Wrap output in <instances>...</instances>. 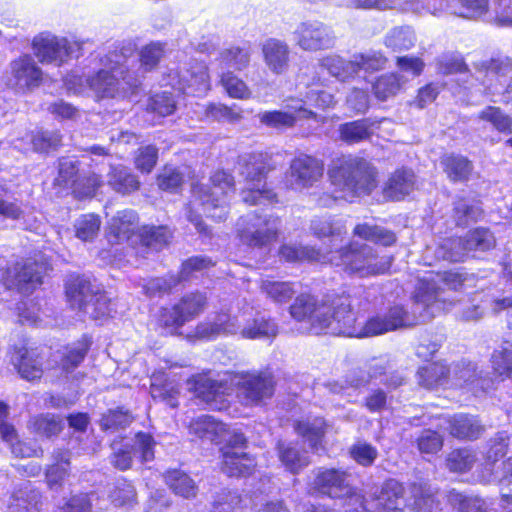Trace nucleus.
Wrapping results in <instances>:
<instances>
[{"label":"nucleus","mask_w":512,"mask_h":512,"mask_svg":"<svg viewBox=\"0 0 512 512\" xmlns=\"http://www.w3.org/2000/svg\"><path fill=\"white\" fill-rule=\"evenodd\" d=\"M327 262L342 267L348 275L367 278L385 274L391 267V256H380L370 245L351 241L336 250L327 251Z\"/></svg>","instance_id":"f257e3e1"},{"label":"nucleus","mask_w":512,"mask_h":512,"mask_svg":"<svg viewBox=\"0 0 512 512\" xmlns=\"http://www.w3.org/2000/svg\"><path fill=\"white\" fill-rule=\"evenodd\" d=\"M331 182L354 196L368 195L376 187L375 168L364 158L343 156L328 170Z\"/></svg>","instance_id":"f03ea898"},{"label":"nucleus","mask_w":512,"mask_h":512,"mask_svg":"<svg viewBox=\"0 0 512 512\" xmlns=\"http://www.w3.org/2000/svg\"><path fill=\"white\" fill-rule=\"evenodd\" d=\"M236 170L249 187L242 191V200L249 205L272 204L277 194L262 182L269 172L266 157L262 153H245L238 157Z\"/></svg>","instance_id":"7ed1b4c3"},{"label":"nucleus","mask_w":512,"mask_h":512,"mask_svg":"<svg viewBox=\"0 0 512 512\" xmlns=\"http://www.w3.org/2000/svg\"><path fill=\"white\" fill-rule=\"evenodd\" d=\"M237 237L251 248H266L277 242L281 235L282 220L275 214L249 212L237 222Z\"/></svg>","instance_id":"20e7f679"},{"label":"nucleus","mask_w":512,"mask_h":512,"mask_svg":"<svg viewBox=\"0 0 512 512\" xmlns=\"http://www.w3.org/2000/svg\"><path fill=\"white\" fill-rule=\"evenodd\" d=\"M355 296L341 295L335 297L330 304L322 303L316 319V334L330 333L355 337L357 316L353 311Z\"/></svg>","instance_id":"39448f33"},{"label":"nucleus","mask_w":512,"mask_h":512,"mask_svg":"<svg viewBox=\"0 0 512 512\" xmlns=\"http://www.w3.org/2000/svg\"><path fill=\"white\" fill-rule=\"evenodd\" d=\"M66 294L70 306L89 318L98 320L110 315V299L88 279L77 276L69 280Z\"/></svg>","instance_id":"423d86ee"},{"label":"nucleus","mask_w":512,"mask_h":512,"mask_svg":"<svg viewBox=\"0 0 512 512\" xmlns=\"http://www.w3.org/2000/svg\"><path fill=\"white\" fill-rule=\"evenodd\" d=\"M210 183V186L196 185L193 194L210 217L222 221L228 215V196L235 191L234 177L225 171H216L211 176Z\"/></svg>","instance_id":"0eeeda50"},{"label":"nucleus","mask_w":512,"mask_h":512,"mask_svg":"<svg viewBox=\"0 0 512 512\" xmlns=\"http://www.w3.org/2000/svg\"><path fill=\"white\" fill-rule=\"evenodd\" d=\"M89 88L99 98L126 97L134 93L140 81L123 67L112 70H100L95 75L85 78Z\"/></svg>","instance_id":"6e6552de"},{"label":"nucleus","mask_w":512,"mask_h":512,"mask_svg":"<svg viewBox=\"0 0 512 512\" xmlns=\"http://www.w3.org/2000/svg\"><path fill=\"white\" fill-rule=\"evenodd\" d=\"M404 487L395 479H388L382 485L380 491L374 494L370 499L361 500L352 510L345 512H403L405 507ZM309 512H335L322 508L309 507Z\"/></svg>","instance_id":"1a4fd4ad"},{"label":"nucleus","mask_w":512,"mask_h":512,"mask_svg":"<svg viewBox=\"0 0 512 512\" xmlns=\"http://www.w3.org/2000/svg\"><path fill=\"white\" fill-rule=\"evenodd\" d=\"M314 478L309 483L311 495L321 494L335 499H348L349 505L355 506L359 495L348 481V474L335 468H317L313 470Z\"/></svg>","instance_id":"9d476101"},{"label":"nucleus","mask_w":512,"mask_h":512,"mask_svg":"<svg viewBox=\"0 0 512 512\" xmlns=\"http://www.w3.org/2000/svg\"><path fill=\"white\" fill-rule=\"evenodd\" d=\"M506 444L501 441L493 445L488 451L484 464L478 471V478L482 483H498L501 497L504 501L512 502V457L498 462V456H504Z\"/></svg>","instance_id":"9b49d317"},{"label":"nucleus","mask_w":512,"mask_h":512,"mask_svg":"<svg viewBox=\"0 0 512 512\" xmlns=\"http://www.w3.org/2000/svg\"><path fill=\"white\" fill-rule=\"evenodd\" d=\"M324 162L316 157L300 154L292 159L286 172V185L295 191L309 189L323 177Z\"/></svg>","instance_id":"f8f14e48"},{"label":"nucleus","mask_w":512,"mask_h":512,"mask_svg":"<svg viewBox=\"0 0 512 512\" xmlns=\"http://www.w3.org/2000/svg\"><path fill=\"white\" fill-rule=\"evenodd\" d=\"M415 325L409 313L402 306H394L385 315L370 317L364 325L357 326V338L373 337Z\"/></svg>","instance_id":"ddd939ff"},{"label":"nucleus","mask_w":512,"mask_h":512,"mask_svg":"<svg viewBox=\"0 0 512 512\" xmlns=\"http://www.w3.org/2000/svg\"><path fill=\"white\" fill-rule=\"evenodd\" d=\"M35 55L41 63H56L60 65L75 52L81 49L78 42H70L66 38H58L52 35H40L33 40Z\"/></svg>","instance_id":"4468645a"},{"label":"nucleus","mask_w":512,"mask_h":512,"mask_svg":"<svg viewBox=\"0 0 512 512\" xmlns=\"http://www.w3.org/2000/svg\"><path fill=\"white\" fill-rule=\"evenodd\" d=\"M297 44L306 51H318L333 47L335 36L319 22L301 23L294 32Z\"/></svg>","instance_id":"2eb2a0df"},{"label":"nucleus","mask_w":512,"mask_h":512,"mask_svg":"<svg viewBox=\"0 0 512 512\" xmlns=\"http://www.w3.org/2000/svg\"><path fill=\"white\" fill-rule=\"evenodd\" d=\"M43 266L37 262L17 263L7 271V282L24 294L31 293L42 283Z\"/></svg>","instance_id":"dca6fc26"},{"label":"nucleus","mask_w":512,"mask_h":512,"mask_svg":"<svg viewBox=\"0 0 512 512\" xmlns=\"http://www.w3.org/2000/svg\"><path fill=\"white\" fill-rule=\"evenodd\" d=\"M10 85L19 89H32L42 82V70L31 56L24 55L10 63Z\"/></svg>","instance_id":"f3484780"},{"label":"nucleus","mask_w":512,"mask_h":512,"mask_svg":"<svg viewBox=\"0 0 512 512\" xmlns=\"http://www.w3.org/2000/svg\"><path fill=\"white\" fill-rule=\"evenodd\" d=\"M241 395L247 404H256L274 393L273 376L268 372L247 374L240 383Z\"/></svg>","instance_id":"a211bd4d"},{"label":"nucleus","mask_w":512,"mask_h":512,"mask_svg":"<svg viewBox=\"0 0 512 512\" xmlns=\"http://www.w3.org/2000/svg\"><path fill=\"white\" fill-rule=\"evenodd\" d=\"M415 182V174L411 169H397L385 182L383 195L390 200H402L414 190Z\"/></svg>","instance_id":"6ab92c4d"},{"label":"nucleus","mask_w":512,"mask_h":512,"mask_svg":"<svg viewBox=\"0 0 512 512\" xmlns=\"http://www.w3.org/2000/svg\"><path fill=\"white\" fill-rule=\"evenodd\" d=\"M181 89H191L193 92H202L209 87L208 68L204 62L190 61L178 72Z\"/></svg>","instance_id":"aec40b11"},{"label":"nucleus","mask_w":512,"mask_h":512,"mask_svg":"<svg viewBox=\"0 0 512 512\" xmlns=\"http://www.w3.org/2000/svg\"><path fill=\"white\" fill-rule=\"evenodd\" d=\"M72 453L66 449H55L52 453L54 463L45 471L47 485L52 490L60 489L70 476Z\"/></svg>","instance_id":"412c9836"},{"label":"nucleus","mask_w":512,"mask_h":512,"mask_svg":"<svg viewBox=\"0 0 512 512\" xmlns=\"http://www.w3.org/2000/svg\"><path fill=\"white\" fill-rule=\"evenodd\" d=\"M221 470L230 477L247 476L255 467L254 459L244 451H232L230 448H221Z\"/></svg>","instance_id":"4be33fe9"},{"label":"nucleus","mask_w":512,"mask_h":512,"mask_svg":"<svg viewBox=\"0 0 512 512\" xmlns=\"http://www.w3.org/2000/svg\"><path fill=\"white\" fill-rule=\"evenodd\" d=\"M449 432L458 439L475 440L485 431V426L478 417L468 414H457L449 419Z\"/></svg>","instance_id":"5701e85b"},{"label":"nucleus","mask_w":512,"mask_h":512,"mask_svg":"<svg viewBox=\"0 0 512 512\" xmlns=\"http://www.w3.org/2000/svg\"><path fill=\"white\" fill-rule=\"evenodd\" d=\"M12 360L23 379L33 381L41 378L43 373L42 360L35 350H29L25 347L19 348L13 355Z\"/></svg>","instance_id":"b1692460"},{"label":"nucleus","mask_w":512,"mask_h":512,"mask_svg":"<svg viewBox=\"0 0 512 512\" xmlns=\"http://www.w3.org/2000/svg\"><path fill=\"white\" fill-rule=\"evenodd\" d=\"M276 452L281 464L292 474H298L310 464L306 452L300 451L292 442L278 441Z\"/></svg>","instance_id":"393cba45"},{"label":"nucleus","mask_w":512,"mask_h":512,"mask_svg":"<svg viewBox=\"0 0 512 512\" xmlns=\"http://www.w3.org/2000/svg\"><path fill=\"white\" fill-rule=\"evenodd\" d=\"M137 221L138 216L134 211H119L109 222V241L119 243L128 240L136 228Z\"/></svg>","instance_id":"a878e982"},{"label":"nucleus","mask_w":512,"mask_h":512,"mask_svg":"<svg viewBox=\"0 0 512 512\" xmlns=\"http://www.w3.org/2000/svg\"><path fill=\"white\" fill-rule=\"evenodd\" d=\"M108 185L117 193L126 195L140 188L138 177L123 165H112L107 174Z\"/></svg>","instance_id":"bb28decb"},{"label":"nucleus","mask_w":512,"mask_h":512,"mask_svg":"<svg viewBox=\"0 0 512 512\" xmlns=\"http://www.w3.org/2000/svg\"><path fill=\"white\" fill-rule=\"evenodd\" d=\"M468 255L477 257L481 253L488 252L495 248L496 238L493 232L485 227H477L469 230L463 236Z\"/></svg>","instance_id":"cd10ccee"},{"label":"nucleus","mask_w":512,"mask_h":512,"mask_svg":"<svg viewBox=\"0 0 512 512\" xmlns=\"http://www.w3.org/2000/svg\"><path fill=\"white\" fill-rule=\"evenodd\" d=\"M440 163L447 177L453 182L468 181L473 171V163L463 155L446 154Z\"/></svg>","instance_id":"c85d7f7f"},{"label":"nucleus","mask_w":512,"mask_h":512,"mask_svg":"<svg viewBox=\"0 0 512 512\" xmlns=\"http://www.w3.org/2000/svg\"><path fill=\"white\" fill-rule=\"evenodd\" d=\"M320 310H322V303L309 294L299 295L290 306L291 316L298 321L308 319L314 334H316V316Z\"/></svg>","instance_id":"c756f323"},{"label":"nucleus","mask_w":512,"mask_h":512,"mask_svg":"<svg viewBox=\"0 0 512 512\" xmlns=\"http://www.w3.org/2000/svg\"><path fill=\"white\" fill-rule=\"evenodd\" d=\"M40 499V492L25 483L12 494L8 505L9 512H37Z\"/></svg>","instance_id":"7c9ffc66"},{"label":"nucleus","mask_w":512,"mask_h":512,"mask_svg":"<svg viewBox=\"0 0 512 512\" xmlns=\"http://www.w3.org/2000/svg\"><path fill=\"white\" fill-rule=\"evenodd\" d=\"M311 230L318 238H330L331 249L336 250L337 242H342L347 231L345 225L340 221L330 218H318L311 222Z\"/></svg>","instance_id":"2f4dec72"},{"label":"nucleus","mask_w":512,"mask_h":512,"mask_svg":"<svg viewBox=\"0 0 512 512\" xmlns=\"http://www.w3.org/2000/svg\"><path fill=\"white\" fill-rule=\"evenodd\" d=\"M172 237L166 226L145 225L139 228L137 238L143 248L158 251L167 245Z\"/></svg>","instance_id":"473e14b6"},{"label":"nucleus","mask_w":512,"mask_h":512,"mask_svg":"<svg viewBox=\"0 0 512 512\" xmlns=\"http://www.w3.org/2000/svg\"><path fill=\"white\" fill-rule=\"evenodd\" d=\"M373 123L369 119H360L339 126V138L347 144H356L371 138Z\"/></svg>","instance_id":"72a5a7b5"},{"label":"nucleus","mask_w":512,"mask_h":512,"mask_svg":"<svg viewBox=\"0 0 512 512\" xmlns=\"http://www.w3.org/2000/svg\"><path fill=\"white\" fill-rule=\"evenodd\" d=\"M265 61L269 68L277 73H282L288 66V46L275 39L268 40L263 46Z\"/></svg>","instance_id":"f704fd0d"},{"label":"nucleus","mask_w":512,"mask_h":512,"mask_svg":"<svg viewBox=\"0 0 512 512\" xmlns=\"http://www.w3.org/2000/svg\"><path fill=\"white\" fill-rule=\"evenodd\" d=\"M482 214V208L473 200L459 198L453 204L452 218L458 227H466L471 222H476Z\"/></svg>","instance_id":"c9c22d12"},{"label":"nucleus","mask_w":512,"mask_h":512,"mask_svg":"<svg viewBox=\"0 0 512 512\" xmlns=\"http://www.w3.org/2000/svg\"><path fill=\"white\" fill-rule=\"evenodd\" d=\"M353 234L363 240L383 246H391L397 240L393 231L379 225H370L368 223L357 224L354 227Z\"/></svg>","instance_id":"e433bc0d"},{"label":"nucleus","mask_w":512,"mask_h":512,"mask_svg":"<svg viewBox=\"0 0 512 512\" xmlns=\"http://www.w3.org/2000/svg\"><path fill=\"white\" fill-rule=\"evenodd\" d=\"M414 299L417 303H422L427 307L435 305L438 302L445 301L444 288L437 278L421 279L416 287Z\"/></svg>","instance_id":"4c0bfd02"},{"label":"nucleus","mask_w":512,"mask_h":512,"mask_svg":"<svg viewBox=\"0 0 512 512\" xmlns=\"http://www.w3.org/2000/svg\"><path fill=\"white\" fill-rule=\"evenodd\" d=\"M29 427L34 433L40 436L52 438L61 433L64 428V423L60 416L52 413H44L31 418Z\"/></svg>","instance_id":"58836bf2"},{"label":"nucleus","mask_w":512,"mask_h":512,"mask_svg":"<svg viewBox=\"0 0 512 512\" xmlns=\"http://www.w3.org/2000/svg\"><path fill=\"white\" fill-rule=\"evenodd\" d=\"M435 256L449 262H464L469 257L463 237L444 239L436 248Z\"/></svg>","instance_id":"ea45409f"},{"label":"nucleus","mask_w":512,"mask_h":512,"mask_svg":"<svg viewBox=\"0 0 512 512\" xmlns=\"http://www.w3.org/2000/svg\"><path fill=\"white\" fill-rule=\"evenodd\" d=\"M133 421L134 417L129 410L117 407L115 409H108L103 413L99 420V425L102 431L115 433L127 428Z\"/></svg>","instance_id":"a19ab883"},{"label":"nucleus","mask_w":512,"mask_h":512,"mask_svg":"<svg viewBox=\"0 0 512 512\" xmlns=\"http://www.w3.org/2000/svg\"><path fill=\"white\" fill-rule=\"evenodd\" d=\"M325 426L326 424L323 418H314L312 420L297 421L294 425V429L298 435L308 441L312 450L316 451L324 437Z\"/></svg>","instance_id":"79ce46f5"},{"label":"nucleus","mask_w":512,"mask_h":512,"mask_svg":"<svg viewBox=\"0 0 512 512\" xmlns=\"http://www.w3.org/2000/svg\"><path fill=\"white\" fill-rule=\"evenodd\" d=\"M321 64L332 76L341 81L354 78L359 72V66L355 58L351 61H347L339 56H329L322 59Z\"/></svg>","instance_id":"37998d69"},{"label":"nucleus","mask_w":512,"mask_h":512,"mask_svg":"<svg viewBox=\"0 0 512 512\" xmlns=\"http://www.w3.org/2000/svg\"><path fill=\"white\" fill-rule=\"evenodd\" d=\"M279 253L282 258L286 261H318L322 263L327 262V252L322 253L320 250H317L313 247L309 246H296L291 244H284L281 246Z\"/></svg>","instance_id":"c03bdc74"},{"label":"nucleus","mask_w":512,"mask_h":512,"mask_svg":"<svg viewBox=\"0 0 512 512\" xmlns=\"http://www.w3.org/2000/svg\"><path fill=\"white\" fill-rule=\"evenodd\" d=\"M403 83L404 81L402 76L394 73H387L376 79L373 83L372 91L379 101H386L397 95L402 88Z\"/></svg>","instance_id":"a18cd8bd"},{"label":"nucleus","mask_w":512,"mask_h":512,"mask_svg":"<svg viewBox=\"0 0 512 512\" xmlns=\"http://www.w3.org/2000/svg\"><path fill=\"white\" fill-rule=\"evenodd\" d=\"M449 374V369L442 363H431L420 368L417 372L418 383L427 389L443 385Z\"/></svg>","instance_id":"49530a36"},{"label":"nucleus","mask_w":512,"mask_h":512,"mask_svg":"<svg viewBox=\"0 0 512 512\" xmlns=\"http://www.w3.org/2000/svg\"><path fill=\"white\" fill-rule=\"evenodd\" d=\"M189 430L199 438L215 441L225 430V425L209 415H203L191 422Z\"/></svg>","instance_id":"de8ad7c7"},{"label":"nucleus","mask_w":512,"mask_h":512,"mask_svg":"<svg viewBox=\"0 0 512 512\" xmlns=\"http://www.w3.org/2000/svg\"><path fill=\"white\" fill-rule=\"evenodd\" d=\"M416 36L409 26H398L391 29L385 36L384 43L393 51L408 50L414 46Z\"/></svg>","instance_id":"09e8293b"},{"label":"nucleus","mask_w":512,"mask_h":512,"mask_svg":"<svg viewBox=\"0 0 512 512\" xmlns=\"http://www.w3.org/2000/svg\"><path fill=\"white\" fill-rule=\"evenodd\" d=\"M412 496L415 507L421 512H437L440 502L436 499L433 489L427 484H413Z\"/></svg>","instance_id":"8fccbe9b"},{"label":"nucleus","mask_w":512,"mask_h":512,"mask_svg":"<svg viewBox=\"0 0 512 512\" xmlns=\"http://www.w3.org/2000/svg\"><path fill=\"white\" fill-rule=\"evenodd\" d=\"M166 483L178 495L184 498L195 497L197 487L194 481L184 472L173 470L166 473Z\"/></svg>","instance_id":"3c124183"},{"label":"nucleus","mask_w":512,"mask_h":512,"mask_svg":"<svg viewBox=\"0 0 512 512\" xmlns=\"http://www.w3.org/2000/svg\"><path fill=\"white\" fill-rule=\"evenodd\" d=\"M477 461L474 451L468 448H460L451 451L446 458V466L454 473L469 471Z\"/></svg>","instance_id":"603ef678"},{"label":"nucleus","mask_w":512,"mask_h":512,"mask_svg":"<svg viewBox=\"0 0 512 512\" xmlns=\"http://www.w3.org/2000/svg\"><path fill=\"white\" fill-rule=\"evenodd\" d=\"M90 346L91 340L83 336L81 340L69 347L61 359L62 369L67 373L72 372L84 360Z\"/></svg>","instance_id":"864d4df0"},{"label":"nucleus","mask_w":512,"mask_h":512,"mask_svg":"<svg viewBox=\"0 0 512 512\" xmlns=\"http://www.w3.org/2000/svg\"><path fill=\"white\" fill-rule=\"evenodd\" d=\"M277 333L278 326L276 323L263 316L255 318L251 324H248L241 330L242 336L250 339L275 337Z\"/></svg>","instance_id":"5fc2aeb1"},{"label":"nucleus","mask_w":512,"mask_h":512,"mask_svg":"<svg viewBox=\"0 0 512 512\" xmlns=\"http://www.w3.org/2000/svg\"><path fill=\"white\" fill-rule=\"evenodd\" d=\"M206 303V295L200 292H195L182 297L177 303V306L184 316L185 321L188 322L204 310Z\"/></svg>","instance_id":"6e6d98bb"},{"label":"nucleus","mask_w":512,"mask_h":512,"mask_svg":"<svg viewBox=\"0 0 512 512\" xmlns=\"http://www.w3.org/2000/svg\"><path fill=\"white\" fill-rule=\"evenodd\" d=\"M225 389L224 384L210 378H200L195 384L197 396L210 405H213L218 398L222 397Z\"/></svg>","instance_id":"4d7b16f0"},{"label":"nucleus","mask_w":512,"mask_h":512,"mask_svg":"<svg viewBox=\"0 0 512 512\" xmlns=\"http://www.w3.org/2000/svg\"><path fill=\"white\" fill-rule=\"evenodd\" d=\"M478 118L491 123L499 132L512 133V118L506 115L499 107H486L479 113Z\"/></svg>","instance_id":"13d9d810"},{"label":"nucleus","mask_w":512,"mask_h":512,"mask_svg":"<svg viewBox=\"0 0 512 512\" xmlns=\"http://www.w3.org/2000/svg\"><path fill=\"white\" fill-rule=\"evenodd\" d=\"M491 362L498 375L509 377L512 374V344L504 342L492 354Z\"/></svg>","instance_id":"bf43d9fd"},{"label":"nucleus","mask_w":512,"mask_h":512,"mask_svg":"<svg viewBox=\"0 0 512 512\" xmlns=\"http://www.w3.org/2000/svg\"><path fill=\"white\" fill-rule=\"evenodd\" d=\"M249 62L250 53L247 49L231 47L220 53V63L224 67L241 71L248 66Z\"/></svg>","instance_id":"052dcab7"},{"label":"nucleus","mask_w":512,"mask_h":512,"mask_svg":"<svg viewBox=\"0 0 512 512\" xmlns=\"http://www.w3.org/2000/svg\"><path fill=\"white\" fill-rule=\"evenodd\" d=\"M205 116L213 121L236 123L242 119V111L221 103H211L205 109Z\"/></svg>","instance_id":"680f3d73"},{"label":"nucleus","mask_w":512,"mask_h":512,"mask_svg":"<svg viewBox=\"0 0 512 512\" xmlns=\"http://www.w3.org/2000/svg\"><path fill=\"white\" fill-rule=\"evenodd\" d=\"M220 83L227 94L236 99H249L251 91L246 83L234 75L233 72H225L221 75Z\"/></svg>","instance_id":"e2e57ef3"},{"label":"nucleus","mask_w":512,"mask_h":512,"mask_svg":"<svg viewBox=\"0 0 512 512\" xmlns=\"http://www.w3.org/2000/svg\"><path fill=\"white\" fill-rule=\"evenodd\" d=\"M101 221L98 216L94 214H87L81 216L75 223L76 236L83 240H92L100 229Z\"/></svg>","instance_id":"0e129e2a"},{"label":"nucleus","mask_w":512,"mask_h":512,"mask_svg":"<svg viewBox=\"0 0 512 512\" xmlns=\"http://www.w3.org/2000/svg\"><path fill=\"white\" fill-rule=\"evenodd\" d=\"M261 288L268 297L279 303L286 302L294 294V290L288 282L267 280L263 281Z\"/></svg>","instance_id":"69168bd1"},{"label":"nucleus","mask_w":512,"mask_h":512,"mask_svg":"<svg viewBox=\"0 0 512 512\" xmlns=\"http://www.w3.org/2000/svg\"><path fill=\"white\" fill-rule=\"evenodd\" d=\"M349 453L354 461L364 467L371 466L378 456V451L374 446L361 441L353 444Z\"/></svg>","instance_id":"338daca9"},{"label":"nucleus","mask_w":512,"mask_h":512,"mask_svg":"<svg viewBox=\"0 0 512 512\" xmlns=\"http://www.w3.org/2000/svg\"><path fill=\"white\" fill-rule=\"evenodd\" d=\"M417 446L421 453L435 454L443 447V437L436 431L425 429L417 438Z\"/></svg>","instance_id":"774afa93"}]
</instances>
